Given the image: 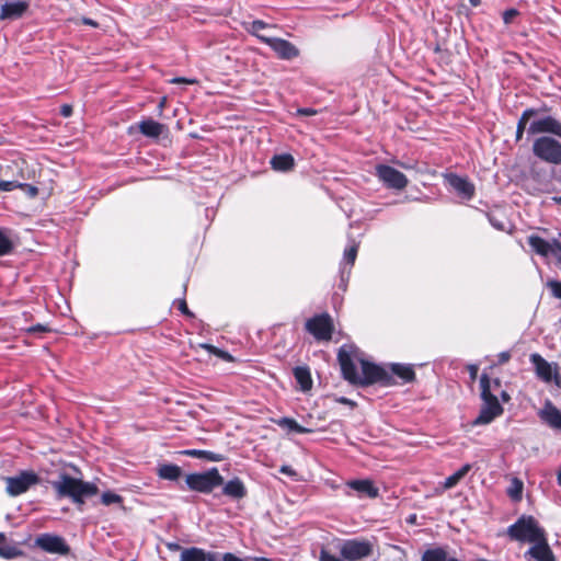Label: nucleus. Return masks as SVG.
Returning <instances> with one entry per match:
<instances>
[{
	"label": "nucleus",
	"instance_id": "f257e3e1",
	"mask_svg": "<svg viewBox=\"0 0 561 561\" xmlns=\"http://www.w3.org/2000/svg\"><path fill=\"white\" fill-rule=\"evenodd\" d=\"M363 356V352L354 344H343L340 347L337 360L345 380L362 387L374 383L385 387L397 385L387 368L371 363Z\"/></svg>",
	"mask_w": 561,
	"mask_h": 561
},
{
	"label": "nucleus",
	"instance_id": "f03ea898",
	"mask_svg": "<svg viewBox=\"0 0 561 561\" xmlns=\"http://www.w3.org/2000/svg\"><path fill=\"white\" fill-rule=\"evenodd\" d=\"M51 486L58 499H70L78 506L83 505L87 499L99 492L95 483L77 479L67 473H61L58 480L51 481Z\"/></svg>",
	"mask_w": 561,
	"mask_h": 561
},
{
	"label": "nucleus",
	"instance_id": "7ed1b4c3",
	"mask_svg": "<svg viewBox=\"0 0 561 561\" xmlns=\"http://www.w3.org/2000/svg\"><path fill=\"white\" fill-rule=\"evenodd\" d=\"M480 388L483 404L478 416L471 423L473 426L490 424L503 413V407L500 404L497 397L491 392L490 379L486 375L481 376Z\"/></svg>",
	"mask_w": 561,
	"mask_h": 561
},
{
	"label": "nucleus",
	"instance_id": "20e7f679",
	"mask_svg": "<svg viewBox=\"0 0 561 561\" xmlns=\"http://www.w3.org/2000/svg\"><path fill=\"white\" fill-rule=\"evenodd\" d=\"M506 535L514 541L534 543L547 534L534 516L522 515L508 526Z\"/></svg>",
	"mask_w": 561,
	"mask_h": 561
},
{
	"label": "nucleus",
	"instance_id": "39448f33",
	"mask_svg": "<svg viewBox=\"0 0 561 561\" xmlns=\"http://www.w3.org/2000/svg\"><path fill=\"white\" fill-rule=\"evenodd\" d=\"M533 153L549 164H561V139L552 136H540L533 142Z\"/></svg>",
	"mask_w": 561,
	"mask_h": 561
},
{
	"label": "nucleus",
	"instance_id": "423d86ee",
	"mask_svg": "<svg viewBox=\"0 0 561 561\" xmlns=\"http://www.w3.org/2000/svg\"><path fill=\"white\" fill-rule=\"evenodd\" d=\"M185 483L192 491L211 493L217 486L224 484V478L217 468H210L205 472L190 473L185 477Z\"/></svg>",
	"mask_w": 561,
	"mask_h": 561
},
{
	"label": "nucleus",
	"instance_id": "0eeeda50",
	"mask_svg": "<svg viewBox=\"0 0 561 561\" xmlns=\"http://www.w3.org/2000/svg\"><path fill=\"white\" fill-rule=\"evenodd\" d=\"M339 551L343 560L359 561L374 553V543L368 539H346L341 542Z\"/></svg>",
	"mask_w": 561,
	"mask_h": 561
},
{
	"label": "nucleus",
	"instance_id": "6e6552de",
	"mask_svg": "<svg viewBox=\"0 0 561 561\" xmlns=\"http://www.w3.org/2000/svg\"><path fill=\"white\" fill-rule=\"evenodd\" d=\"M527 242L536 254L542 257L552 256L556 265L561 268V241L556 238L548 241L537 234H530Z\"/></svg>",
	"mask_w": 561,
	"mask_h": 561
},
{
	"label": "nucleus",
	"instance_id": "1a4fd4ad",
	"mask_svg": "<svg viewBox=\"0 0 561 561\" xmlns=\"http://www.w3.org/2000/svg\"><path fill=\"white\" fill-rule=\"evenodd\" d=\"M305 328L317 341H330L334 330L333 320L327 312L308 319Z\"/></svg>",
	"mask_w": 561,
	"mask_h": 561
},
{
	"label": "nucleus",
	"instance_id": "9d476101",
	"mask_svg": "<svg viewBox=\"0 0 561 561\" xmlns=\"http://www.w3.org/2000/svg\"><path fill=\"white\" fill-rule=\"evenodd\" d=\"M5 491L10 496H19L39 482V477L33 471H22L18 476L7 477Z\"/></svg>",
	"mask_w": 561,
	"mask_h": 561
},
{
	"label": "nucleus",
	"instance_id": "9b49d317",
	"mask_svg": "<svg viewBox=\"0 0 561 561\" xmlns=\"http://www.w3.org/2000/svg\"><path fill=\"white\" fill-rule=\"evenodd\" d=\"M180 561H245L231 552L221 556L215 551H205L202 548L191 547L182 550Z\"/></svg>",
	"mask_w": 561,
	"mask_h": 561
},
{
	"label": "nucleus",
	"instance_id": "f8f14e48",
	"mask_svg": "<svg viewBox=\"0 0 561 561\" xmlns=\"http://www.w3.org/2000/svg\"><path fill=\"white\" fill-rule=\"evenodd\" d=\"M528 135L550 134L561 139V122L552 116H534L527 127Z\"/></svg>",
	"mask_w": 561,
	"mask_h": 561
},
{
	"label": "nucleus",
	"instance_id": "ddd939ff",
	"mask_svg": "<svg viewBox=\"0 0 561 561\" xmlns=\"http://www.w3.org/2000/svg\"><path fill=\"white\" fill-rule=\"evenodd\" d=\"M376 176L388 187L403 190L408 185V178L397 169L387 164L376 165Z\"/></svg>",
	"mask_w": 561,
	"mask_h": 561
},
{
	"label": "nucleus",
	"instance_id": "4468645a",
	"mask_svg": "<svg viewBox=\"0 0 561 561\" xmlns=\"http://www.w3.org/2000/svg\"><path fill=\"white\" fill-rule=\"evenodd\" d=\"M35 546L47 553L66 556L70 552V547L61 536L48 533L37 536Z\"/></svg>",
	"mask_w": 561,
	"mask_h": 561
},
{
	"label": "nucleus",
	"instance_id": "2eb2a0df",
	"mask_svg": "<svg viewBox=\"0 0 561 561\" xmlns=\"http://www.w3.org/2000/svg\"><path fill=\"white\" fill-rule=\"evenodd\" d=\"M259 39L268 45L280 59L290 60L299 55L298 48L286 39L267 36H259Z\"/></svg>",
	"mask_w": 561,
	"mask_h": 561
},
{
	"label": "nucleus",
	"instance_id": "dca6fc26",
	"mask_svg": "<svg viewBox=\"0 0 561 561\" xmlns=\"http://www.w3.org/2000/svg\"><path fill=\"white\" fill-rule=\"evenodd\" d=\"M445 181L461 199L470 201L473 198L476 186L468 178L455 173H447L445 174Z\"/></svg>",
	"mask_w": 561,
	"mask_h": 561
},
{
	"label": "nucleus",
	"instance_id": "f3484780",
	"mask_svg": "<svg viewBox=\"0 0 561 561\" xmlns=\"http://www.w3.org/2000/svg\"><path fill=\"white\" fill-rule=\"evenodd\" d=\"M524 558L527 561H557V558L548 543L547 535L531 543V546L525 551Z\"/></svg>",
	"mask_w": 561,
	"mask_h": 561
},
{
	"label": "nucleus",
	"instance_id": "a211bd4d",
	"mask_svg": "<svg viewBox=\"0 0 561 561\" xmlns=\"http://www.w3.org/2000/svg\"><path fill=\"white\" fill-rule=\"evenodd\" d=\"M529 360L533 364L538 378L545 382H550L553 379L556 385H560V376L558 371L556 370V374L552 375V365L547 362L540 354H530ZM557 367V364H554L556 369Z\"/></svg>",
	"mask_w": 561,
	"mask_h": 561
},
{
	"label": "nucleus",
	"instance_id": "6ab92c4d",
	"mask_svg": "<svg viewBox=\"0 0 561 561\" xmlns=\"http://www.w3.org/2000/svg\"><path fill=\"white\" fill-rule=\"evenodd\" d=\"M30 7L28 1H7L0 8V21L18 20L24 15Z\"/></svg>",
	"mask_w": 561,
	"mask_h": 561
},
{
	"label": "nucleus",
	"instance_id": "aec40b11",
	"mask_svg": "<svg viewBox=\"0 0 561 561\" xmlns=\"http://www.w3.org/2000/svg\"><path fill=\"white\" fill-rule=\"evenodd\" d=\"M346 486L358 493L359 496H367L369 499H376L379 496V490L376 488L371 480H350L346 482Z\"/></svg>",
	"mask_w": 561,
	"mask_h": 561
},
{
	"label": "nucleus",
	"instance_id": "412c9836",
	"mask_svg": "<svg viewBox=\"0 0 561 561\" xmlns=\"http://www.w3.org/2000/svg\"><path fill=\"white\" fill-rule=\"evenodd\" d=\"M540 420L553 430H561V411L550 401L539 411Z\"/></svg>",
	"mask_w": 561,
	"mask_h": 561
},
{
	"label": "nucleus",
	"instance_id": "4be33fe9",
	"mask_svg": "<svg viewBox=\"0 0 561 561\" xmlns=\"http://www.w3.org/2000/svg\"><path fill=\"white\" fill-rule=\"evenodd\" d=\"M388 371L390 373L393 379L394 377L400 379V382L396 381L397 383H409L414 381L415 379V371L413 369V366L410 364H390Z\"/></svg>",
	"mask_w": 561,
	"mask_h": 561
},
{
	"label": "nucleus",
	"instance_id": "5701e85b",
	"mask_svg": "<svg viewBox=\"0 0 561 561\" xmlns=\"http://www.w3.org/2000/svg\"><path fill=\"white\" fill-rule=\"evenodd\" d=\"M222 494L232 500H241L247 496L248 491L243 481L236 477L224 484Z\"/></svg>",
	"mask_w": 561,
	"mask_h": 561
},
{
	"label": "nucleus",
	"instance_id": "b1692460",
	"mask_svg": "<svg viewBox=\"0 0 561 561\" xmlns=\"http://www.w3.org/2000/svg\"><path fill=\"white\" fill-rule=\"evenodd\" d=\"M293 374L301 391L307 392L312 388V378L308 366H297L293 369Z\"/></svg>",
	"mask_w": 561,
	"mask_h": 561
},
{
	"label": "nucleus",
	"instance_id": "393cba45",
	"mask_svg": "<svg viewBox=\"0 0 561 561\" xmlns=\"http://www.w3.org/2000/svg\"><path fill=\"white\" fill-rule=\"evenodd\" d=\"M164 129V125L151 118L139 123V130L142 135L150 138H158Z\"/></svg>",
	"mask_w": 561,
	"mask_h": 561
},
{
	"label": "nucleus",
	"instance_id": "a878e982",
	"mask_svg": "<svg viewBox=\"0 0 561 561\" xmlns=\"http://www.w3.org/2000/svg\"><path fill=\"white\" fill-rule=\"evenodd\" d=\"M271 165L275 171L287 172L295 165V159L289 153L276 154L271 159Z\"/></svg>",
	"mask_w": 561,
	"mask_h": 561
},
{
	"label": "nucleus",
	"instance_id": "bb28decb",
	"mask_svg": "<svg viewBox=\"0 0 561 561\" xmlns=\"http://www.w3.org/2000/svg\"><path fill=\"white\" fill-rule=\"evenodd\" d=\"M182 455L190 456L193 458L204 459L207 461L219 462L225 459L224 455L217 454L210 450L202 449H185L181 451Z\"/></svg>",
	"mask_w": 561,
	"mask_h": 561
},
{
	"label": "nucleus",
	"instance_id": "cd10ccee",
	"mask_svg": "<svg viewBox=\"0 0 561 561\" xmlns=\"http://www.w3.org/2000/svg\"><path fill=\"white\" fill-rule=\"evenodd\" d=\"M421 561H460L450 557L444 548L437 547L423 552Z\"/></svg>",
	"mask_w": 561,
	"mask_h": 561
},
{
	"label": "nucleus",
	"instance_id": "c85d7f7f",
	"mask_svg": "<svg viewBox=\"0 0 561 561\" xmlns=\"http://www.w3.org/2000/svg\"><path fill=\"white\" fill-rule=\"evenodd\" d=\"M158 477L168 481H178L182 476V470L173 463H163L158 468Z\"/></svg>",
	"mask_w": 561,
	"mask_h": 561
},
{
	"label": "nucleus",
	"instance_id": "c756f323",
	"mask_svg": "<svg viewBox=\"0 0 561 561\" xmlns=\"http://www.w3.org/2000/svg\"><path fill=\"white\" fill-rule=\"evenodd\" d=\"M22 550L15 545H11L5 535L0 533V557L4 559H14L22 556Z\"/></svg>",
	"mask_w": 561,
	"mask_h": 561
},
{
	"label": "nucleus",
	"instance_id": "7c9ffc66",
	"mask_svg": "<svg viewBox=\"0 0 561 561\" xmlns=\"http://www.w3.org/2000/svg\"><path fill=\"white\" fill-rule=\"evenodd\" d=\"M536 114H537V111L534 108H527L522 113V115L517 122V126H516V140L517 141H519L523 138V135H524V131H525L527 125L529 126L531 118L534 116H536Z\"/></svg>",
	"mask_w": 561,
	"mask_h": 561
},
{
	"label": "nucleus",
	"instance_id": "2f4dec72",
	"mask_svg": "<svg viewBox=\"0 0 561 561\" xmlns=\"http://www.w3.org/2000/svg\"><path fill=\"white\" fill-rule=\"evenodd\" d=\"M471 470L470 463H465L461 468H459L455 473L447 477L443 483L445 489H451L456 486L461 479L466 477V474Z\"/></svg>",
	"mask_w": 561,
	"mask_h": 561
},
{
	"label": "nucleus",
	"instance_id": "473e14b6",
	"mask_svg": "<svg viewBox=\"0 0 561 561\" xmlns=\"http://www.w3.org/2000/svg\"><path fill=\"white\" fill-rule=\"evenodd\" d=\"M14 243L4 229H0V256H5L12 253Z\"/></svg>",
	"mask_w": 561,
	"mask_h": 561
},
{
	"label": "nucleus",
	"instance_id": "72a5a7b5",
	"mask_svg": "<svg viewBox=\"0 0 561 561\" xmlns=\"http://www.w3.org/2000/svg\"><path fill=\"white\" fill-rule=\"evenodd\" d=\"M358 251V244L353 242L350 247L344 250L343 261L341 266L351 267L354 265Z\"/></svg>",
	"mask_w": 561,
	"mask_h": 561
},
{
	"label": "nucleus",
	"instance_id": "f704fd0d",
	"mask_svg": "<svg viewBox=\"0 0 561 561\" xmlns=\"http://www.w3.org/2000/svg\"><path fill=\"white\" fill-rule=\"evenodd\" d=\"M277 424L283 428H287L299 434H305L309 432L308 428L301 426L294 419L290 417H282L277 421Z\"/></svg>",
	"mask_w": 561,
	"mask_h": 561
},
{
	"label": "nucleus",
	"instance_id": "c9c22d12",
	"mask_svg": "<svg viewBox=\"0 0 561 561\" xmlns=\"http://www.w3.org/2000/svg\"><path fill=\"white\" fill-rule=\"evenodd\" d=\"M523 493V482L518 479H514L512 481V485L507 490V494L512 500L519 501L522 499Z\"/></svg>",
	"mask_w": 561,
	"mask_h": 561
},
{
	"label": "nucleus",
	"instance_id": "e433bc0d",
	"mask_svg": "<svg viewBox=\"0 0 561 561\" xmlns=\"http://www.w3.org/2000/svg\"><path fill=\"white\" fill-rule=\"evenodd\" d=\"M101 503L105 506H110L112 504H122L123 497L112 491H106L101 495Z\"/></svg>",
	"mask_w": 561,
	"mask_h": 561
},
{
	"label": "nucleus",
	"instance_id": "4c0bfd02",
	"mask_svg": "<svg viewBox=\"0 0 561 561\" xmlns=\"http://www.w3.org/2000/svg\"><path fill=\"white\" fill-rule=\"evenodd\" d=\"M202 347L207 350L210 354H214L227 362H231L233 358L232 356L226 352V351H222L214 345H210V344H202Z\"/></svg>",
	"mask_w": 561,
	"mask_h": 561
},
{
	"label": "nucleus",
	"instance_id": "58836bf2",
	"mask_svg": "<svg viewBox=\"0 0 561 561\" xmlns=\"http://www.w3.org/2000/svg\"><path fill=\"white\" fill-rule=\"evenodd\" d=\"M351 276V267L347 266H340V282H339V288L342 291H345L347 288V284Z\"/></svg>",
	"mask_w": 561,
	"mask_h": 561
},
{
	"label": "nucleus",
	"instance_id": "ea45409f",
	"mask_svg": "<svg viewBox=\"0 0 561 561\" xmlns=\"http://www.w3.org/2000/svg\"><path fill=\"white\" fill-rule=\"evenodd\" d=\"M267 26H268V24H267V23H265L264 21H262V20H254V21L251 23V25H250V27L248 28V31H249L252 35H254V36H256V37L259 38V36H261V35L259 34V32H260L261 30L266 28Z\"/></svg>",
	"mask_w": 561,
	"mask_h": 561
},
{
	"label": "nucleus",
	"instance_id": "a19ab883",
	"mask_svg": "<svg viewBox=\"0 0 561 561\" xmlns=\"http://www.w3.org/2000/svg\"><path fill=\"white\" fill-rule=\"evenodd\" d=\"M553 297L561 299V282L550 279L547 282Z\"/></svg>",
	"mask_w": 561,
	"mask_h": 561
},
{
	"label": "nucleus",
	"instance_id": "79ce46f5",
	"mask_svg": "<svg viewBox=\"0 0 561 561\" xmlns=\"http://www.w3.org/2000/svg\"><path fill=\"white\" fill-rule=\"evenodd\" d=\"M20 186H22V183H19L18 181H0L1 192H11Z\"/></svg>",
	"mask_w": 561,
	"mask_h": 561
},
{
	"label": "nucleus",
	"instance_id": "37998d69",
	"mask_svg": "<svg viewBox=\"0 0 561 561\" xmlns=\"http://www.w3.org/2000/svg\"><path fill=\"white\" fill-rule=\"evenodd\" d=\"M518 15V11L516 9H507L503 12V22L505 24H510L513 22V19Z\"/></svg>",
	"mask_w": 561,
	"mask_h": 561
},
{
	"label": "nucleus",
	"instance_id": "c03bdc74",
	"mask_svg": "<svg viewBox=\"0 0 561 561\" xmlns=\"http://www.w3.org/2000/svg\"><path fill=\"white\" fill-rule=\"evenodd\" d=\"M526 188L531 194H538L540 192H543V184L541 182H538L536 184H533L531 182H527Z\"/></svg>",
	"mask_w": 561,
	"mask_h": 561
},
{
	"label": "nucleus",
	"instance_id": "a18cd8bd",
	"mask_svg": "<svg viewBox=\"0 0 561 561\" xmlns=\"http://www.w3.org/2000/svg\"><path fill=\"white\" fill-rule=\"evenodd\" d=\"M170 83H173V84H181V83L195 84V83H197V80L196 79H192V78L175 77V78H172L170 80Z\"/></svg>",
	"mask_w": 561,
	"mask_h": 561
},
{
	"label": "nucleus",
	"instance_id": "49530a36",
	"mask_svg": "<svg viewBox=\"0 0 561 561\" xmlns=\"http://www.w3.org/2000/svg\"><path fill=\"white\" fill-rule=\"evenodd\" d=\"M318 111L312 107H299L296 111V115L298 116H312L316 115Z\"/></svg>",
	"mask_w": 561,
	"mask_h": 561
},
{
	"label": "nucleus",
	"instance_id": "de8ad7c7",
	"mask_svg": "<svg viewBox=\"0 0 561 561\" xmlns=\"http://www.w3.org/2000/svg\"><path fill=\"white\" fill-rule=\"evenodd\" d=\"M320 561H343V560L331 554L329 551L322 549L320 551Z\"/></svg>",
	"mask_w": 561,
	"mask_h": 561
},
{
	"label": "nucleus",
	"instance_id": "09e8293b",
	"mask_svg": "<svg viewBox=\"0 0 561 561\" xmlns=\"http://www.w3.org/2000/svg\"><path fill=\"white\" fill-rule=\"evenodd\" d=\"M178 306H179V310H180L183 314H185V316H187V317H193V316H194V314L188 310V308H187V304H186L185 299H179V300H178Z\"/></svg>",
	"mask_w": 561,
	"mask_h": 561
},
{
	"label": "nucleus",
	"instance_id": "8fccbe9b",
	"mask_svg": "<svg viewBox=\"0 0 561 561\" xmlns=\"http://www.w3.org/2000/svg\"><path fill=\"white\" fill-rule=\"evenodd\" d=\"M21 188L25 190L27 194L32 197L36 196L38 193V188L36 186L30 184H22Z\"/></svg>",
	"mask_w": 561,
	"mask_h": 561
},
{
	"label": "nucleus",
	"instance_id": "3c124183",
	"mask_svg": "<svg viewBox=\"0 0 561 561\" xmlns=\"http://www.w3.org/2000/svg\"><path fill=\"white\" fill-rule=\"evenodd\" d=\"M30 333H42L47 332L49 329L43 324H36L27 329Z\"/></svg>",
	"mask_w": 561,
	"mask_h": 561
},
{
	"label": "nucleus",
	"instance_id": "603ef678",
	"mask_svg": "<svg viewBox=\"0 0 561 561\" xmlns=\"http://www.w3.org/2000/svg\"><path fill=\"white\" fill-rule=\"evenodd\" d=\"M72 114V106L69 104H64L60 107V115L64 117H69Z\"/></svg>",
	"mask_w": 561,
	"mask_h": 561
},
{
	"label": "nucleus",
	"instance_id": "864d4df0",
	"mask_svg": "<svg viewBox=\"0 0 561 561\" xmlns=\"http://www.w3.org/2000/svg\"><path fill=\"white\" fill-rule=\"evenodd\" d=\"M279 472L287 474L289 477L296 476V471L290 466H286V465L280 467Z\"/></svg>",
	"mask_w": 561,
	"mask_h": 561
},
{
	"label": "nucleus",
	"instance_id": "5fc2aeb1",
	"mask_svg": "<svg viewBox=\"0 0 561 561\" xmlns=\"http://www.w3.org/2000/svg\"><path fill=\"white\" fill-rule=\"evenodd\" d=\"M335 401L339 402V403H342V404H347L351 408L356 407V403L353 400H351V399H348L346 397H339V398L335 399Z\"/></svg>",
	"mask_w": 561,
	"mask_h": 561
},
{
	"label": "nucleus",
	"instance_id": "6e6d98bb",
	"mask_svg": "<svg viewBox=\"0 0 561 561\" xmlns=\"http://www.w3.org/2000/svg\"><path fill=\"white\" fill-rule=\"evenodd\" d=\"M511 358V353L510 352H501L499 354V363L500 364H504L506 362H508Z\"/></svg>",
	"mask_w": 561,
	"mask_h": 561
},
{
	"label": "nucleus",
	"instance_id": "4d7b16f0",
	"mask_svg": "<svg viewBox=\"0 0 561 561\" xmlns=\"http://www.w3.org/2000/svg\"><path fill=\"white\" fill-rule=\"evenodd\" d=\"M81 21H82V24H84V25H89V26H93V27L98 26V23L90 18H82Z\"/></svg>",
	"mask_w": 561,
	"mask_h": 561
},
{
	"label": "nucleus",
	"instance_id": "13d9d810",
	"mask_svg": "<svg viewBox=\"0 0 561 561\" xmlns=\"http://www.w3.org/2000/svg\"><path fill=\"white\" fill-rule=\"evenodd\" d=\"M490 222H491V225H492L494 228H496L497 230H503V229H504L503 224H501V222H499V221L494 220L493 218H490Z\"/></svg>",
	"mask_w": 561,
	"mask_h": 561
},
{
	"label": "nucleus",
	"instance_id": "bf43d9fd",
	"mask_svg": "<svg viewBox=\"0 0 561 561\" xmlns=\"http://www.w3.org/2000/svg\"><path fill=\"white\" fill-rule=\"evenodd\" d=\"M501 397H502V400H503L504 402H506V401H508V400H510V396H508V393H507L506 391H502V392H501Z\"/></svg>",
	"mask_w": 561,
	"mask_h": 561
},
{
	"label": "nucleus",
	"instance_id": "052dcab7",
	"mask_svg": "<svg viewBox=\"0 0 561 561\" xmlns=\"http://www.w3.org/2000/svg\"><path fill=\"white\" fill-rule=\"evenodd\" d=\"M477 371H478V368L476 366H471L470 367V374H471V377L474 378L476 375H477Z\"/></svg>",
	"mask_w": 561,
	"mask_h": 561
},
{
	"label": "nucleus",
	"instance_id": "680f3d73",
	"mask_svg": "<svg viewBox=\"0 0 561 561\" xmlns=\"http://www.w3.org/2000/svg\"><path fill=\"white\" fill-rule=\"evenodd\" d=\"M557 481H558V484L561 486V468H560V470L558 471V474H557Z\"/></svg>",
	"mask_w": 561,
	"mask_h": 561
},
{
	"label": "nucleus",
	"instance_id": "e2e57ef3",
	"mask_svg": "<svg viewBox=\"0 0 561 561\" xmlns=\"http://www.w3.org/2000/svg\"><path fill=\"white\" fill-rule=\"evenodd\" d=\"M416 519V516L415 515H411L408 519L409 523H414Z\"/></svg>",
	"mask_w": 561,
	"mask_h": 561
},
{
	"label": "nucleus",
	"instance_id": "0e129e2a",
	"mask_svg": "<svg viewBox=\"0 0 561 561\" xmlns=\"http://www.w3.org/2000/svg\"><path fill=\"white\" fill-rule=\"evenodd\" d=\"M471 4L472 5H478L479 4V0H470Z\"/></svg>",
	"mask_w": 561,
	"mask_h": 561
},
{
	"label": "nucleus",
	"instance_id": "69168bd1",
	"mask_svg": "<svg viewBox=\"0 0 561 561\" xmlns=\"http://www.w3.org/2000/svg\"><path fill=\"white\" fill-rule=\"evenodd\" d=\"M169 547H170L171 549H174V548H179V545H176V543H175V545H169Z\"/></svg>",
	"mask_w": 561,
	"mask_h": 561
},
{
	"label": "nucleus",
	"instance_id": "338daca9",
	"mask_svg": "<svg viewBox=\"0 0 561 561\" xmlns=\"http://www.w3.org/2000/svg\"><path fill=\"white\" fill-rule=\"evenodd\" d=\"M494 383H495L496 386H500V381H499L497 379H496V380H494Z\"/></svg>",
	"mask_w": 561,
	"mask_h": 561
},
{
	"label": "nucleus",
	"instance_id": "774afa93",
	"mask_svg": "<svg viewBox=\"0 0 561 561\" xmlns=\"http://www.w3.org/2000/svg\"><path fill=\"white\" fill-rule=\"evenodd\" d=\"M557 202L561 204V196L557 198Z\"/></svg>",
	"mask_w": 561,
	"mask_h": 561
}]
</instances>
